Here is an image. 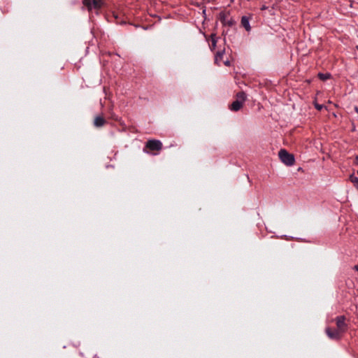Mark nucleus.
I'll return each mask as SVG.
<instances>
[{"label": "nucleus", "instance_id": "2eb2a0df", "mask_svg": "<svg viewBox=\"0 0 358 358\" xmlns=\"http://www.w3.org/2000/svg\"><path fill=\"white\" fill-rule=\"evenodd\" d=\"M226 66H229V62L227 61L224 62Z\"/></svg>", "mask_w": 358, "mask_h": 358}, {"label": "nucleus", "instance_id": "4468645a", "mask_svg": "<svg viewBox=\"0 0 358 358\" xmlns=\"http://www.w3.org/2000/svg\"><path fill=\"white\" fill-rule=\"evenodd\" d=\"M315 108H316L317 110H322V105H320V104L316 103V104H315Z\"/></svg>", "mask_w": 358, "mask_h": 358}, {"label": "nucleus", "instance_id": "9b49d317", "mask_svg": "<svg viewBox=\"0 0 358 358\" xmlns=\"http://www.w3.org/2000/svg\"><path fill=\"white\" fill-rule=\"evenodd\" d=\"M83 3L87 8L88 10H92V1L91 0H83Z\"/></svg>", "mask_w": 358, "mask_h": 358}, {"label": "nucleus", "instance_id": "f257e3e1", "mask_svg": "<svg viewBox=\"0 0 358 358\" xmlns=\"http://www.w3.org/2000/svg\"><path fill=\"white\" fill-rule=\"evenodd\" d=\"M246 100V94L244 92H239L236 94V100L234 101L229 106L232 111H238L243 106V103Z\"/></svg>", "mask_w": 358, "mask_h": 358}, {"label": "nucleus", "instance_id": "6e6552de", "mask_svg": "<svg viewBox=\"0 0 358 358\" xmlns=\"http://www.w3.org/2000/svg\"><path fill=\"white\" fill-rule=\"evenodd\" d=\"M250 17L243 16L241 18V26L245 29L247 31H250L251 30V27L250 25Z\"/></svg>", "mask_w": 358, "mask_h": 358}, {"label": "nucleus", "instance_id": "f8f14e48", "mask_svg": "<svg viewBox=\"0 0 358 358\" xmlns=\"http://www.w3.org/2000/svg\"><path fill=\"white\" fill-rule=\"evenodd\" d=\"M222 57H223V52H218L215 55V63H218V62L222 59Z\"/></svg>", "mask_w": 358, "mask_h": 358}, {"label": "nucleus", "instance_id": "39448f33", "mask_svg": "<svg viewBox=\"0 0 358 358\" xmlns=\"http://www.w3.org/2000/svg\"><path fill=\"white\" fill-rule=\"evenodd\" d=\"M345 317L338 316L336 318V324L337 327V330L342 334L345 333L348 329V324L345 323Z\"/></svg>", "mask_w": 358, "mask_h": 358}, {"label": "nucleus", "instance_id": "7ed1b4c3", "mask_svg": "<svg viewBox=\"0 0 358 358\" xmlns=\"http://www.w3.org/2000/svg\"><path fill=\"white\" fill-rule=\"evenodd\" d=\"M219 19L224 26H228L231 27L236 24V21L229 17V12H221L220 13Z\"/></svg>", "mask_w": 358, "mask_h": 358}, {"label": "nucleus", "instance_id": "9d476101", "mask_svg": "<svg viewBox=\"0 0 358 358\" xmlns=\"http://www.w3.org/2000/svg\"><path fill=\"white\" fill-rule=\"evenodd\" d=\"M318 77L322 80H327L329 78H330L331 75L329 73H320L318 74Z\"/></svg>", "mask_w": 358, "mask_h": 358}, {"label": "nucleus", "instance_id": "f03ea898", "mask_svg": "<svg viewBox=\"0 0 358 358\" xmlns=\"http://www.w3.org/2000/svg\"><path fill=\"white\" fill-rule=\"evenodd\" d=\"M279 157L280 160L287 166H292L294 164V157L285 150H280L279 152Z\"/></svg>", "mask_w": 358, "mask_h": 358}, {"label": "nucleus", "instance_id": "20e7f679", "mask_svg": "<svg viewBox=\"0 0 358 358\" xmlns=\"http://www.w3.org/2000/svg\"><path fill=\"white\" fill-rule=\"evenodd\" d=\"M162 148V143L158 140H149L145 145L144 151L145 149H149L151 151H159Z\"/></svg>", "mask_w": 358, "mask_h": 358}, {"label": "nucleus", "instance_id": "f3484780", "mask_svg": "<svg viewBox=\"0 0 358 358\" xmlns=\"http://www.w3.org/2000/svg\"><path fill=\"white\" fill-rule=\"evenodd\" d=\"M357 174H358V171H357Z\"/></svg>", "mask_w": 358, "mask_h": 358}, {"label": "nucleus", "instance_id": "ddd939ff", "mask_svg": "<svg viewBox=\"0 0 358 358\" xmlns=\"http://www.w3.org/2000/svg\"><path fill=\"white\" fill-rule=\"evenodd\" d=\"M212 37V48H215L216 45V40L213 38V35L211 36Z\"/></svg>", "mask_w": 358, "mask_h": 358}, {"label": "nucleus", "instance_id": "0eeeda50", "mask_svg": "<svg viewBox=\"0 0 358 358\" xmlns=\"http://www.w3.org/2000/svg\"><path fill=\"white\" fill-rule=\"evenodd\" d=\"M106 123V120L102 116H96L94 120V126L95 127H101Z\"/></svg>", "mask_w": 358, "mask_h": 358}, {"label": "nucleus", "instance_id": "1a4fd4ad", "mask_svg": "<svg viewBox=\"0 0 358 358\" xmlns=\"http://www.w3.org/2000/svg\"><path fill=\"white\" fill-rule=\"evenodd\" d=\"M92 1V8H94L95 9H100L103 5V0H91Z\"/></svg>", "mask_w": 358, "mask_h": 358}, {"label": "nucleus", "instance_id": "dca6fc26", "mask_svg": "<svg viewBox=\"0 0 358 358\" xmlns=\"http://www.w3.org/2000/svg\"><path fill=\"white\" fill-rule=\"evenodd\" d=\"M355 269H356L357 271H358V265L355 266Z\"/></svg>", "mask_w": 358, "mask_h": 358}, {"label": "nucleus", "instance_id": "423d86ee", "mask_svg": "<svg viewBox=\"0 0 358 358\" xmlns=\"http://www.w3.org/2000/svg\"><path fill=\"white\" fill-rule=\"evenodd\" d=\"M326 334L331 339L339 340L341 338V334L337 329H331L330 327H327L326 329Z\"/></svg>", "mask_w": 358, "mask_h": 358}]
</instances>
